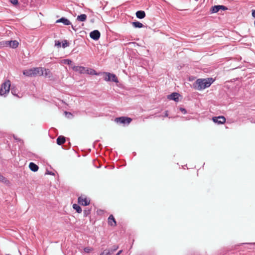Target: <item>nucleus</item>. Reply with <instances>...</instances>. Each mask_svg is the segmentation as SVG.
<instances>
[{"label":"nucleus","mask_w":255,"mask_h":255,"mask_svg":"<svg viewBox=\"0 0 255 255\" xmlns=\"http://www.w3.org/2000/svg\"><path fill=\"white\" fill-rule=\"evenodd\" d=\"M214 81V80L212 78L198 79L193 86L195 89L201 91L209 87Z\"/></svg>","instance_id":"nucleus-1"},{"label":"nucleus","mask_w":255,"mask_h":255,"mask_svg":"<svg viewBox=\"0 0 255 255\" xmlns=\"http://www.w3.org/2000/svg\"><path fill=\"white\" fill-rule=\"evenodd\" d=\"M23 74L27 77L36 76L38 75H43V68L36 67L24 70L23 71Z\"/></svg>","instance_id":"nucleus-2"},{"label":"nucleus","mask_w":255,"mask_h":255,"mask_svg":"<svg viewBox=\"0 0 255 255\" xmlns=\"http://www.w3.org/2000/svg\"><path fill=\"white\" fill-rule=\"evenodd\" d=\"M10 81L9 80H6L1 86L0 94L1 96L8 93L10 90Z\"/></svg>","instance_id":"nucleus-3"},{"label":"nucleus","mask_w":255,"mask_h":255,"mask_svg":"<svg viewBox=\"0 0 255 255\" xmlns=\"http://www.w3.org/2000/svg\"><path fill=\"white\" fill-rule=\"evenodd\" d=\"M106 76L105 77L104 80L106 81H112L115 83H118L119 81L116 75L114 74H112L109 72H104Z\"/></svg>","instance_id":"nucleus-4"},{"label":"nucleus","mask_w":255,"mask_h":255,"mask_svg":"<svg viewBox=\"0 0 255 255\" xmlns=\"http://www.w3.org/2000/svg\"><path fill=\"white\" fill-rule=\"evenodd\" d=\"M132 121V119L130 118L121 117L117 118L115 119V121L120 124H123L124 125H128Z\"/></svg>","instance_id":"nucleus-5"},{"label":"nucleus","mask_w":255,"mask_h":255,"mask_svg":"<svg viewBox=\"0 0 255 255\" xmlns=\"http://www.w3.org/2000/svg\"><path fill=\"white\" fill-rule=\"evenodd\" d=\"M72 69L75 72H79L80 74H84L89 71V70H86V68L81 66H73Z\"/></svg>","instance_id":"nucleus-6"},{"label":"nucleus","mask_w":255,"mask_h":255,"mask_svg":"<svg viewBox=\"0 0 255 255\" xmlns=\"http://www.w3.org/2000/svg\"><path fill=\"white\" fill-rule=\"evenodd\" d=\"M78 203L82 206H87L90 204V201L86 197L82 196L79 197L78 199Z\"/></svg>","instance_id":"nucleus-7"},{"label":"nucleus","mask_w":255,"mask_h":255,"mask_svg":"<svg viewBox=\"0 0 255 255\" xmlns=\"http://www.w3.org/2000/svg\"><path fill=\"white\" fill-rule=\"evenodd\" d=\"M212 120L214 123L218 124H223L226 122V119L223 116L215 117Z\"/></svg>","instance_id":"nucleus-8"},{"label":"nucleus","mask_w":255,"mask_h":255,"mask_svg":"<svg viewBox=\"0 0 255 255\" xmlns=\"http://www.w3.org/2000/svg\"><path fill=\"white\" fill-rule=\"evenodd\" d=\"M100 32L98 30H95L90 33V37L95 40H98L100 37Z\"/></svg>","instance_id":"nucleus-9"},{"label":"nucleus","mask_w":255,"mask_h":255,"mask_svg":"<svg viewBox=\"0 0 255 255\" xmlns=\"http://www.w3.org/2000/svg\"><path fill=\"white\" fill-rule=\"evenodd\" d=\"M63 23L65 25H69L71 24L70 21L67 18L62 17L61 18L56 20V23Z\"/></svg>","instance_id":"nucleus-10"},{"label":"nucleus","mask_w":255,"mask_h":255,"mask_svg":"<svg viewBox=\"0 0 255 255\" xmlns=\"http://www.w3.org/2000/svg\"><path fill=\"white\" fill-rule=\"evenodd\" d=\"M108 224L113 227H115L117 225L116 221L112 215H111L108 218Z\"/></svg>","instance_id":"nucleus-11"},{"label":"nucleus","mask_w":255,"mask_h":255,"mask_svg":"<svg viewBox=\"0 0 255 255\" xmlns=\"http://www.w3.org/2000/svg\"><path fill=\"white\" fill-rule=\"evenodd\" d=\"M179 94L177 93H173L168 96V99L170 100H174L176 102L179 100Z\"/></svg>","instance_id":"nucleus-12"},{"label":"nucleus","mask_w":255,"mask_h":255,"mask_svg":"<svg viewBox=\"0 0 255 255\" xmlns=\"http://www.w3.org/2000/svg\"><path fill=\"white\" fill-rule=\"evenodd\" d=\"M6 44H8L10 47L15 48L18 47V42L16 40L6 41Z\"/></svg>","instance_id":"nucleus-13"},{"label":"nucleus","mask_w":255,"mask_h":255,"mask_svg":"<svg viewBox=\"0 0 255 255\" xmlns=\"http://www.w3.org/2000/svg\"><path fill=\"white\" fill-rule=\"evenodd\" d=\"M135 14L136 17L139 19H142L145 16V13L143 10H138L136 11Z\"/></svg>","instance_id":"nucleus-14"},{"label":"nucleus","mask_w":255,"mask_h":255,"mask_svg":"<svg viewBox=\"0 0 255 255\" xmlns=\"http://www.w3.org/2000/svg\"><path fill=\"white\" fill-rule=\"evenodd\" d=\"M30 169L34 172H36L38 170V166L33 162H30L29 165Z\"/></svg>","instance_id":"nucleus-15"},{"label":"nucleus","mask_w":255,"mask_h":255,"mask_svg":"<svg viewBox=\"0 0 255 255\" xmlns=\"http://www.w3.org/2000/svg\"><path fill=\"white\" fill-rule=\"evenodd\" d=\"M56 142L58 145H62L65 142V137L61 135L58 136L57 138Z\"/></svg>","instance_id":"nucleus-16"},{"label":"nucleus","mask_w":255,"mask_h":255,"mask_svg":"<svg viewBox=\"0 0 255 255\" xmlns=\"http://www.w3.org/2000/svg\"><path fill=\"white\" fill-rule=\"evenodd\" d=\"M87 16L85 14H82L78 15L76 18V20L80 21H85L87 19Z\"/></svg>","instance_id":"nucleus-17"},{"label":"nucleus","mask_w":255,"mask_h":255,"mask_svg":"<svg viewBox=\"0 0 255 255\" xmlns=\"http://www.w3.org/2000/svg\"><path fill=\"white\" fill-rule=\"evenodd\" d=\"M0 182L8 185L10 184V182L8 180H7L5 177H4L2 175L0 174Z\"/></svg>","instance_id":"nucleus-18"},{"label":"nucleus","mask_w":255,"mask_h":255,"mask_svg":"<svg viewBox=\"0 0 255 255\" xmlns=\"http://www.w3.org/2000/svg\"><path fill=\"white\" fill-rule=\"evenodd\" d=\"M220 5H216L212 6L210 9L212 13H216L220 10Z\"/></svg>","instance_id":"nucleus-19"},{"label":"nucleus","mask_w":255,"mask_h":255,"mask_svg":"<svg viewBox=\"0 0 255 255\" xmlns=\"http://www.w3.org/2000/svg\"><path fill=\"white\" fill-rule=\"evenodd\" d=\"M132 25L135 28H141L144 26L143 24L139 21H133Z\"/></svg>","instance_id":"nucleus-20"},{"label":"nucleus","mask_w":255,"mask_h":255,"mask_svg":"<svg viewBox=\"0 0 255 255\" xmlns=\"http://www.w3.org/2000/svg\"><path fill=\"white\" fill-rule=\"evenodd\" d=\"M61 63L68 65H72L73 64V62L72 61V60L69 59H63L61 60Z\"/></svg>","instance_id":"nucleus-21"},{"label":"nucleus","mask_w":255,"mask_h":255,"mask_svg":"<svg viewBox=\"0 0 255 255\" xmlns=\"http://www.w3.org/2000/svg\"><path fill=\"white\" fill-rule=\"evenodd\" d=\"M73 208L78 213H81L82 211L81 208L77 204H73Z\"/></svg>","instance_id":"nucleus-22"},{"label":"nucleus","mask_w":255,"mask_h":255,"mask_svg":"<svg viewBox=\"0 0 255 255\" xmlns=\"http://www.w3.org/2000/svg\"><path fill=\"white\" fill-rule=\"evenodd\" d=\"M119 248V246L117 245H114L111 248H109L108 250L112 255L116 251H117Z\"/></svg>","instance_id":"nucleus-23"},{"label":"nucleus","mask_w":255,"mask_h":255,"mask_svg":"<svg viewBox=\"0 0 255 255\" xmlns=\"http://www.w3.org/2000/svg\"><path fill=\"white\" fill-rule=\"evenodd\" d=\"M86 70H89V71L88 72L87 71V72H86V73H87V74H90V75H98V74L96 72V71L93 69L88 68V69H86Z\"/></svg>","instance_id":"nucleus-24"},{"label":"nucleus","mask_w":255,"mask_h":255,"mask_svg":"<svg viewBox=\"0 0 255 255\" xmlns=\"http://www.w3.org/2000/svg\"><path fill=\"white\" fill-rule=\"evenodd\" d=\"M100 255H112L108 249L104 250Z\"/></svg>","instance_id":"nucleus-25"},{"label":"nucleus","mask_w":255,"mask_h":255,"mask_svg":"<svg viewBox=\"0 0 255 255\" xmlns=\"http://www.w3.org/2000/svg\"><path fill=\"white\" fill-rule=\"evenodd\" d=\"M90 213H91V210L90 209L84 210V217L88 216L90 214Z\"/></svg>","instance_id":"nucleus-26"},{"label":"nucleus","mask_w":255,"mask_h":255,"mask_svg":"<svg viewBox=\"0 0 255 255\" xmlns=\"http://www.w3.org/2000/svg\"><path fill=\"white\" fill-rule=\"evenodd\" d=\"M93 251V248L90 247H86L84 249V251L86 253H89Z\"/></svg>","instance_id":"nucleus-27"},{"label":"nucleus","mask_w":255,"mask_h":255,"mask_svg":"<svg viewBox=\"0 0 255 255\" xmlns=\"http://www.w3.org/2000/svg\"><path fill=\"white\" fill-rule=\"evenodd\" d=\"M44 72H43V75H45V76H48L50 73V70L48 69H44Z\"/></svg>","instance_id":"nucleus-28"},{"label":"nucleus","mask_w":255,"mask_h":255,"mask_svg":"<svg viewBox=\"0 0 255 255\" xmlns=\"http://www.w3.org/2000/svg\"><path fill=\"white\" fill-rule=\"evenodd\" d=\"M69 45V43L67 42V40H64L62 42V47L63 48H65Z\"/></svg>","instance_id":"nucleus-29"},{"label":"nucleus","mask_w":255,"mask_h":255,"mask_svg":"<svg viewBox=\"0 0 255 255\" xmlns=\"http://www.w3.org/2000/svg\"><path fill=\"white\" fill-rule=\"evenodd\" d=\"M10 2L14 5H17L18 4V0H10Z\"/></svg>","instance_id":"nucleus-30"},{"label":"nucleus","mask_w":255,"mask_h":255,"mask_svg":"<svg viewBox=\"0 0 255 255\" xmlns=\"http://www.w3.org/2000/svg\"><path fill=\"white\" fill-rule=\"evenodd\" d=\"M61 42L58 41V40H55V46H57L58 47H61Z\"/></svg>","instance_id":"nucleus-31"},{"label":"nucleus","mask_w":255,"mask_h":255,"mask_svg":"<svg viewBox=\"0 0 255 255\" xmlns=\"http://www.w3.org/2000/svg\"><path fill=\"white\" fill-rule=\"evenodd\" d=\"M220 10H226L228 9V8L224 5H220Z\"/></svg>","instance_id":"nucleus-32"},{"label":"nucleus","mask_w":255,"mask_h":255,"mask_svg":"<svg viewBox=\"0 0 255 255\" xmlns=\"http://www.w3.org/2000/svg\"><path fill=\"white\" fill-rule=\"evenodd\" d=\"M179 110L184 114H185L187 113V111H186V109L183 108L181 107V108H180Z\"/></svg>","instance_id":"nucleus-33"},{"label":"nucleus","mask_w":255,"mask_h":255,"mask_svg":"<svg viewBox=\"0 0 255 255\" xmlns=\"http://www.w3.org/2000/svg\"><path fill=\"white\" fill-rule=\"evenodd\" d=\"M11 92L12 94V95L14 96H16V90L14 89H11Z\"/></svg>","instance_id":"nucleus-34"},{"label":"nucleus","mask_w":255,"mask_h":255,"mask_svg":"<svg viewBox=\"0 0 255 255\" xmlns=\"http://www.w3.org/2000/svg\"><path fill=\"white\" fill-rule=\"evenodd\" d=\"M252 16L255 18V9L252 10Z\"/></svg>","instance_id":"nucleus-35"},{"label":"nucleus","mask_w":255,"mask_h":255,"mask_svg":"<svg viewBox=\"0 0 255 255\" xmlns=\"http://www.w3.org/2000/svg\"><path fill=\"white\" fill-rule=\"evenodd\" d=\"M72 28L74 31H76L77 29V28H76V26H73L72 25Z\"/></svg>","instance_id":"nucleus-36"},{"label":"nucleus","mask_w":255,"mask_h":255,"mask_svg":"<svg viewBox=\"0 0 255 255\" xmlns=\"http://www.w3.org/2000/svg\"><path fill=\"white\" fill-rule=\"evenodd\" d=\"M123 252V250H120L116 255H120Z\"/></svg>","instance_id":"nucleus-37"},{"label":"nucleus","mask_w":255,"mask_h":255,"mask_svg":"<svg viewBox=\"0 0 255 255\" xmlns=\"http://www.w3.org/2000/svg\"><path fill=\"white\" fill-rule=\"evenodd\" d=\"M168 112L167 111H165V113H164V117H168Z\"/></svg>","instance_id":"nucleus-38"},{"label":"nucleus","mask_w":255,"mask_h":255,"mask_svg":"<svg viewBox=\"0 0 255 255\" xmlns=\"http://www.w3.org/2000/svg\"><path fill=\"white\" fill-rule=\"evenodd\" d=\"M248 244L251 245V246H255V243H248Z\"/></svg>","instance_id":"nucleus-39"},{"label":"nucleus","mask_w":255,"mask_h":255,"mask_svg":"<svg viewBox=\"0 0 255 255\" xmlns=\"http://www.w3.org/2000/svg\"><path fill=\"white\" fill-rule=\"evenodd\" d=\"M47 174H50V175H54V173H52V172H48L47 173Z\"/></svg>","instance_id":"nucleus-40"}]
</instances>
